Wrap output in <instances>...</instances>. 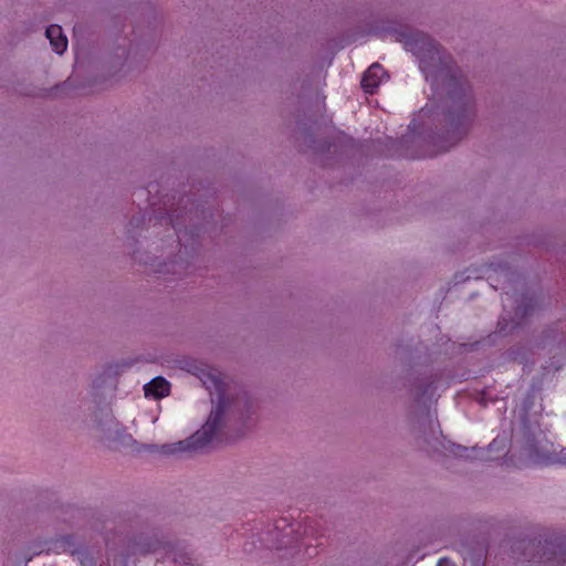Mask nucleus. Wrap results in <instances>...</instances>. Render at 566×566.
<instances>
[{
    "label": "nucleus",
    "instance_id": "obj_12",
    "mask_svg": "<svg viewBox=\"0 0 566 566\" xmlns=\"http://www.w3.org/2000/svg\"><path fill=\"white\" fill-rule=\"evenodd\" d=\"M535 547V542L534 541H528L526 544H525V548H534Z\"/></svg>",
    "mask_w": 566,
    "mask_h": 566
},
{
    "label": "nucleus",
    "instance_id": "obj_8",
    "mask_svg": "<svg viewBox=\"0 0 566 566\" xmlns=\"http://www.w3.org/2000/svg\"><path fill=\"white\" fill-rule=\"evenodd\" d=\"M324 524L322 518L307 517L303 525H298V528L302 527L303 536L318 538L324 535Z\"/></svg>",
    "mask_w": 566,
    "mask_h": 566
},
{
    "label": "nucleus",
    "instance_id": "obj_2",
    "mask_svg": "<svg viewBox=\"0 0 566 566\" xmlns=\"http://www.w3.org/2000/svg\"><path fill=\"white\" fill-rule=\"evenodd\" d=\"M228 411V403L224 397L220 398L218 407L211 411L208 420L189 439L179 441L174 444H165L161 447V452L165 454H172L188 450H202L213 441L217 433L221 430L223 418Z\"/></svg>",
    "mask_w": 566,
    "mask_h": 566
},
{
    "label": "nucleus",
    "instance_id": "obj_11",
    "mask_svg": "<svg viewBox=\"0 0 566 566\" xmlns=\"http://www.w3.org/2000/svg\"><path fill=\"white\" fill-rule=\"evenodd\" d=\"M437 566H455V565L447 558H441Z\"/></svg>",
    "mask_w": 566,
    "mask_h": 566
},
{
    "label": "nucleus",
    "instance_id": "obj_3",
    "mask_svg": "<svg viewBox=\"0 0 566 566\" xmlns=\"http://www.w3.org/2000/svg\"><path fill=\"white\" fill-rule=\"evenodd\" d=\"M298 533L300 530L296 531L287 517H280L268 531L269 538L266 541L271 547L282 549L296 543L300 537Z\"/></svg>",
    "mask_w": 566,
    "mask_h": 566
},
{
    "label": "nucleus",
    "instance_id": "obj_1",
    "mask_svg": "<svg viewBox=\"0 0 566 566\" xmlns=\"http://www.w3.org/2000/svg\"><path fill=\"white\" fill-rule=\"evenodd\" d=\"M400 35L406 48L418 57L420 69L427 77L432 76L441 81L448 78L449 94L453 105L447 116L449 127L444 139L448 146L442 147V150L447 151L463 138L475 116L471 87L454 67L451 56L432 38L412 30L403 31Z\"/></svg>",
    "mask_w": 566,
    "mask_h": 566
},
{
    "label": "nucleus",
    "instance_id": "obj_9",
    "mask_svg": "<svg viewBox=\"0 0 566 566\" xmlns=\"http://www.w3.org/2000/svg\"><path fill=\"white\" fill-rule=\"evenodd\" d=\"M453 453L457 457L463 458V459H471V460L480 459V457L478 454V450L474 448L469 449L463 446H455V448L453 449Z\"/></svg>",
    "mask_w": 566,
    "mask_h": 566
},
{
    "label": "nucleus",
    "instance_id": "obj_10",
    "mask_svg": "<svg viewBox=\"0 0 566 566\" xmlns=\"http://www.w3.org/2000/svg\"><path fill=\"white\" fill-rule=\"evenodd\" d=\"M557 462L560 464H566V448H563L556 455Z\"/></svg>",
    "mask_w": 566,
    "mask_h": 566
},
{
    "label": "nucleus",
    "instance_id": "obj_4",
    "mask_svg": "<svg viewBox=\"0 0 566 566\" xmlns=\"http://www.w3.org/2000/svg\"><path fill=\"white\" fill-rule=\"evenodd\" d=\"M538 563L544 566H559L566 563V548L562 544L546 543Z\"/></svg>",
    "mask_w": 566,
    "mask_h": 566
},
{
    "label": "nucleus",
    "instance_id": "obj_13",
    "mask_svg": "<svg viewBox=\"0 0 566 566\" xmlns=\"http://www.w3.org/2000/svg\"><path fill=\"white\" fill-rule=\"evenodd\" d=\"M172 227H174V229H175V232H176V233H177V235H178V239H179V240H181V238H180V229H178L176 224H174Z\"/></svg>",
    "mask_w": 566,
    "mask_h": 566
},
{
    "label": "nucleus",
    "instance_id": "obj_5",
    "mask_svg": "<svg viewBox=\"0 0 566 566\" xmlns=\"http://www.w3.org/2000/svg\"><path fill=\"white\" fill-rule=\"evenodd\" d=\"M385 69L378 64L374 63L370 65L367 71L364 73L361 78V87L368 94H374L381 83L382 77L385 76Z\"/></svg>",
    "mask_w": 566,
    "mask_h": 566
},
{
    "label": "nucleus",
    "instance_id": "obj_7",
    "mask_svg": "<svg viewBox=\"0 0 566 566\" xmlns=\"http://www.w3.org/2000/svg\"><path fill=\"white\" fill-rule=\"evenodd\" d=\"M146 397L164 398L170 392V384L163 377H156L144 386Z\"/></svg>",
    "mask_w": 566,
    "mask_h": 566
},
{
    "label": "nucleus",
    "instance_id": "obj_6",
    "mask_svg": "<svg viewBox=\"0 0 566 566\" xmlns=\"http://www.w3.org/2000/svg\"><path fill=\"white\" fill-rule=\"evenodd\" d=\"M46 38L50 40V44L57 54L64 53L67 48V39L63 34L62 28L57 24H51L45 31Z\"/></svg>",
    "mask_w": 566,
    "mask_h": 566
}]
</instances>
